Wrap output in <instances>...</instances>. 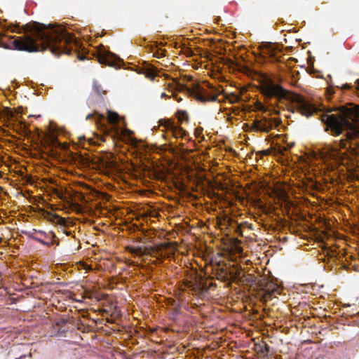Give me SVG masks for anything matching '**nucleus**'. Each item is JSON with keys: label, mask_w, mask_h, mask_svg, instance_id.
<instances>
[{"label": "nucleus", "mask_w": 359, "mask_h": 359, "mask_svg": "<svg viewBox=\"0 0 359 359\" xmlns=\"http://www.w3.org/2000/svg\"><path fill=\"white\" fill-rule=\"evenodd\" d=\"M176 116L180 124L183 123L184 122L189 121V115L187 111L178 110L176 113Z\"/></svg>", "instance_id": "4468645a"}, {"label": "nucleus", "mask_w": 359, "mask_h": 359, "mask_svg": "<svg viewBox=\"0 0 359 359\" xmlns=\"http://www.w3.org/2000/svg\"><path fill=\"white\" fill-rule=\"evenodd\" d=\"M75 200L78 201H85V197L81 193L76 192L74 196Z\"/></svg>", "instance_id": "5701e85b"}, {"label": "nucleus", "mask_w": 359, "mask_h": 359, "mask_svg": "<svg viewBox=\"0 0 359 359\" xmlns=\"http://www.w3.org/2000/svg\"><path fill=\"white\" fill-rule=\"evenodd\" d=\"M107 119L109 122L111 123H116L118 122L119 116L117 113L111 111H108Z\"/></svg>", "instance_id": "a211bd4d"}, {"label": "nucleus", "mask_w": 359, "mask_h": 359, "mask_svg": "<svg viewBox=\"0 0 359 359\" xmlns=\"http://www.w3.org/2000/svg\"><path fill=\"white\" fill-rule=\"evenodd\" d=\"M124 134L128 135V142L133 147H137L139 144V141L136 140L135 137H131V135L133 134V132L130 130L126 129L123 131Z\"/></svg>", "instance_id": "dca6fc26"}, {"label": "nucleus", "mask_w": 359, "mask_h": 359, "mask_svg": "<svg viewBox=\"0 0 359 359\" xmlns=\"http://www.w3.org/2000/svg\"><path fill=\"white\" fill-rule=\"evenodd\" d=\"M333 158L336 162L340 165H344L347 168L348 171H354V168H351L349 164L351 163V158L345 152L336 151L333 154Z\"/></svg>", "instance_id": "6e6552de"}, {"label": "nucleus", "mask_w": 359, "mask_h": 359, "mask_svg": "<svg viewBox=\"0 0 359 359\" xmlns=\"http://www.w3.org/2000/svg\"><path fill=\"white\" fill-rule=\"evenodd\" d=\"M215 276L217 280L222 282H226L229 280L231 273L226 268L220 267L219 266L215 269Z\"/></svg>", "instance_id": "9b49d317"}, {"label": "nucleus", "mask_w": 359, "mask_h": 359, "mask_svg": "<svg viewBox=\"0 0 359 359\" xmlns=\"http://www.w3.org/2000/svg\"><path fill=\"white\" fill-rule=\"evenodd\" d=\"M175 89L180 92L184 91L190 96L194 97L196 100L201 102H215L217 100L220 92L219 90L215 89L214 87L208 86L211 92L205 88L200 84H194L192 88H189L187 86L182 84L179 82L175 81Z\"/></svg>", "instance_id": "20e7f679"}, {"label": "nucleus", "mask_w": 359, "mask_h": 359, "mask_svg": "<svg viewBox=\"0 0 359 359\" xmlns=\"http://www.w3.org/2000/svg\"><path fill=\"white\" fill-rule=\"evenodd\" d=\"M166 248L165 244H161L156 246H152L149 248H146V254L150 255L154 257L163 259V255L161 254V251L163 249Z\"/></svg>", "instance_id": "9d476101"}, {"label": "nucleus", "mask_w": 359, "mask_h": 359, "mask_svg": "<svg viewBox=\"0 0 359 359\" xmlns=\"http://www.w3.org/2000/svg\"><path fill=\"white\" fill-rule=\"evenodd\" d=\"M142 73L145 75L147 78H149L151 79H153L156 76L155 71L153 69V68L149 66H147L146 67L142 69Z\"/></svg>", "instance_id": "f3484780"}, {"label": "nucleus", "mask_w": 359, "mask_h": 359, "mask_svg": "<svg viewBox=\"0 0 359 359\" xmlns=\"http://www.w3.org/2000/svg\"><path fill=\"white\" fill-rule=\"evenodd\" d=\"M255 351L261 357H266L269 355L270 347L265 342L255 344Z\"/></svg>", "instance_id": "f8f14e48"}, {"label": "nucleus", "mask_w": 359, "mask_h": 359, "mask_svg": "<svg viewBox=\"0 0 359 359\" xmlns=\"http://www.w3.org/2000/svg\"><path fill=\"white\" fill-rule=\"evenodd\" d=\"M156 330H157V328H151L150 329V332H152V333L156 332Z\"/></svg>", "instance_id": "7c9ffc66"}, {"label": "nucleus", "mask_w": 359, "mask_h": 359, "mask_svg": "<svg viewBox=\"0 0 359 359\" xmlns=\"http://www.w3.org/2000/svg\"><path fill=\"white\" fill-rule=\"evenodd\" d=\"M50 144H51V146L52 147H54L55 148H60L61 149H67V145L63 144V143H61L60 142H59L57 139L53 137L50 140Z\"/></svg>", "instance_id": "6ab92c4d"}, {"label": "nucleus", "mask_w": 359, "mask_h": 359, "mask_svg": "<svg viewBox=\"0 0 359 359\" xmlns=\"http://www.w3.org/2000/svg\"><path fill=\"white\" fill-rule=\"evenodd\" d=\"M276 294H280V289L278 285L273 282H266L265 285H262L257 295L262 302L266 303Z\"/></svg>", "instance_id": "0eeeda50"}, {"label": "nucleus", "mask_w": 359, "mask_h": 359, "mask_svg": "<svg viewBox=\"0 0 359 359\" xmlns=\"http://www.w3.org/2000/svg\"><path fill=\"white\" fill-rule=\"evenodd\" d=\"M174 97H175L176 100H177L178 102H181V101L182 100V97H175V95H174Z\"/></svg>", "instance_id": "c756f323"}, {"label": "nucleus", "mask_w": 359, "mask_h": 359, "mask_svg": "<svg viewBox=\"0 0 359 359\" xmlns=\"http://www.w3.org/2000/svg\"><path fill=\"white\" fill-rule=\"evenodd\" d=\"M93 88L95 90V91L100 94V91H101V86L100 85L97 84V83L96 81H94L93 82Z\"/></svg>", "instance_id": "393cba45"}, {"label": "nucleus", "mask_w": 359, "mask_h": 359, "mask_svg": "<svg viewBox=\"0 0 359 359\" xmlns=\"http://www.w3.org/2000/svg\"><path fill=\"white\" fill-rule=\"evenodd\" d=\"M260 92L266 98L290 101L292 111H297L306 117H309L318 111V109L303 96L285 89L267 75H263L261 78Z\"/></svg>", "instance_id": "7ed1b4c3"}, {"label": "nucleus", "mask_w": 359, "mask_h": 359, "mask_svg": "<svg viewBox=\"0 0 359 359\" xmlns=\"http://www.w3.org/2000/svg\"><path fill=\"white\" fill-rule=\"evenodd\" d=\"M280 123L281 120L280 118L260 116L255 118L252 124H247L246 126L252 131L269 133Z\"/></svg>", "instance_id": "423d86ee"}, {"label": "nucleus", "mask_w": 359, "mask_h": 359, "mask_svg": "<svg viewBox=\"0 0 359 359\" xmlns=\"http://www.w3.org/2000/svg\"><path fill=\"white\" fill-rule=\"evenodd\" d=\"M126 250L130 253L141 257L146 254V249L144 250L141 247H133V246H127Z\"/></svg>", "instance_id": "ddd939ff"}, {"label": "nucleus", "mask_w": 359, "mask_h": 359, "mask_svg": "<svg viewBox=\"0 0 359 359\" xmlns=\"http://www.w3.org/2000/svg\"><path fill=\"white\" fill-rule=\"evenodd\" d=\"M350 88V86L348 84H344L343 86V89H349Z\"/></svg>", "instance_id": "bb28decb"}, {"label": "nucleus", "mask_w": 359, "mask_h": 359, "mask_svg": "<svg viewBox=\"0 0 359 359\" xmlns=\"http://www.w3.org/2000/svg\"><path fill=\"white\" fill-rule=\"evenodd\" d=\"M104 119V115H100L99 114V119L98 120H96V123L97 124V122L100 120H103Z\"/></svg>", "instance_id": "a878e982"}, {"label": "nucleus", "mask_w": 359, "mask_h": 359, "mask_svg": "<svg viewBox=\"0 0 359 359\" xmlns=\"http://www.w3.org/2000/svg\"><path fill=\"white\" fill-rule=\"evenodd\" d=\"M321 120L327 126L326 130H330L333 135H341L344 129L348 130L346 135V140H340L338 142V146L341 149L346 148V140L359 138L358 106L343 107L339 116L335 114H323Z\"/></svg>", "instance_id": "f03ea898"}, {"label": "nucleus", "mask_w": 359, "mask_h": 359, "mask_svg": "<svg viewBox=\"0 0 359 359\" xmlns=\"http://www.w3.org/2000/svg\"><path fill=\"white\" fill-rule=\"evenodd\" d=\"M170 88H173V83L169 84L168 86Z\"/></svg>", "instance_id": "473e14b6"}, {"label": "nucleus", "mask_w": 359, "mask_h": 359, "mask_svg": "<svg viewBox=\"0 0 359 359\" xmlns=\"http://www.w3.org/2000/svg\"><path fill=\"white\" fill-rule=\"evenodd\" d=\"M257 109L263 113L269 112V114L272 113L278 114V111L276 109L274 108L271 109L261 102L257 103Z\"/></svg>", "instance_id": "2eb2a0df"}, {"label": "nucleus", "mask_w": 359, "mask_h": 359, "mask_svg": "<svg viewBox=\"0 0 359 359\" xmlns=\"http://www.w3.org/2000/svg\"><path fill=\"white\" fill-rule=\"evenodd\" d=\"M185 285L193 292V294L200 299L205 298L206 293L211 287H216L215 283L212 280L204 279L201 276L191 277L190 280L186 281Z\"/></svg>", "instance_id": "39448f33"}, {"label": "nucleus", "mask_w": 359, "mask_h": 359, "mask_svg": "<svg viewBox=\"0 0 359 359\" xmlns=\"http://www.w3.org/2000/svg\"><path fill=\"white\" fill-rule=\"evenodd\" d=\"M168 129L171 132L172 136L175 138H185L187 136V132L182 127L176 126L174 123H169Z\"/></svg>", "instance_id": "1a4fd4ad"}, {"label": "nucleus", "mask_w": 359, "mask_h": 359, "mask_svg": "<svg viewBox=\"0 0 359 359\" xmlns=\"http://www.w3.org/2000/svg\"><path fill=\"white\" fill-rule=\"evenodd\" d=\"M93 116H94L93 114H88V115L86 116V119H87V120H88V119H90V118L93 117Z\"/></svg>", "instance_id": "cd10ccee"}, {"label": "nucleus", "mask_w": 359, "mask_h": 359, "mask_svg": "<svg viewBox=\"0 0 359 359\" xmlns=\"http://www.w3.org/2000/svg\"><path fill=\"white\" fill-rule=\"evenodd\" d=\"M37 241H39L40 243L45 244V242L42 241L41 239L36 238Z\"/></svg>", "instance_id": "2f4dec72"}, {"label": "nucleus", "mask_w": 359, "mask_h": 359, "mask_svg": "<svg viewBox=\"0 0 359 359\" xmlns=\"http://www.w3.org/2000/svg\"><path fill=\"white\" fill-rule=\"evenodd\" d=\"M25 34L12 36L11 43L14 48L27 52L49 50L55 56L62 54L71 55L78 42L76 38L62 27H53L34 22L24 27Z\"/></svg>", "instance_id": "f257e3e1"}, {"label": "nucleus", "mask_w": 359, "mask_h": 359, "mask_svg": "<svg viewBox=\"0 0 359 359\" xmlns=\"http://www.w3.org/2000/svg\"><path fill=\"white\" fill-rule=\"evenodd\" d=\"M245 278V281H246L248 283H252L255 282L254 276L252 275H251V274H248Z\"/></svg>", "instance_id": "b1692460"}, {"label": "nucleus", "mask_w": 359, "mask_h": 359, "mask_svg": "<svg viewBox=\"0 0 359 359\" xmlns=\"http://www.w3.org/2000/svg\"><path fill=\"white\" fill-rule=\"evenodd\" d=\"M165 55L164 51L158 49L157 48H155V50H153V56L157 58H161Z\"/></svg>", "instance_id": "412c9836"}, {"label": "nucleus", "mask_w": 359, "mask_h": 359, "mask_svg": "<svg viewBox=\"0 0 359 359\" xmlns=\"http://www.w3.org/2000/svg\"><path fill=\"white\" fill-rule=\"evenodd\" d=\"M109 53H104V54H100L99 57L100 62L109 64V62H107V57L109 55Z\"/></svg>", "instance_id": "4be33fe9"}, {"label": "nucleus", "mask_w": 359, "mask_h": 359, "mask_svg": "<svg viewBox=\"0 0 359 359\" xmlns=\"http://www.w3.org/2000/svg\"><path fill=\"white\" fill-rule=\"evenodd\" d=\"M161 98L167 97V95L165 94V93H162L161 95Z\"/></svg>", "instance_id": "c85d7f7f"}, {"label": "nucleus", "mask_w": 359, "mask_h": 359, "mask_svg": "<svg viewBox=\"0 0 359 359\" xmlns=\"http://www.w3.org/2000/svg\"><path fill=\"white\" fill-rule=\"evenodd\" d=\"M226 98L231 103L238 102L241 100V97L235 93L228 95Z\"/></svg>", "instance_id": "aec40b11"}]
</instances>
